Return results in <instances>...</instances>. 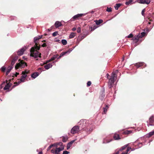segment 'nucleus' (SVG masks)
<instances>
[{"label": "nucleus", "mask_w": 154, "mask_h": 154, "mask_svg": "<svg viewBox=\"0 0 154 154\" xmlns=\"http://www.w3.org/2000/svg\"><path fill=\"white\" fill-rule=\"evenodd\" d=\"M40 45L37 46V45H35L34 46L31 48L30 56L35 58L38 57L41 58V53H39L38 51L40 49Z\"/></svg>", "instance_id": "f257e3e1"}, {"label": "nucleus", "mask_w": 154, "mask_h": 154, "mask_svg": "<svg viewBox=\"0 0 154 154\" xmlns=\"http://www.w3.org/2000/svg\"><path fill=\"white\" fill-rule=\"evenodd\" d=\"M118 72L117 70H116L115 72H113L111 74V76H110V79H109L108 82V86L109 88L111 89L110 91L111 90V88L113 87L114 82L116 79L117 76L116 73Z\"/></svg>", "instance_id": "f03ea898"}, {"label": "nucleus", "mask_w": 154, "mask_h": 154, "mask_svg": "<svg viewBox=\"0 0 154 154\" xmlns=\"http://www.w3.org/2000/svg\"><path fill=\"white\" fill-rule=\"evenodd\" d=\"M84 120L82 119L80 120L79 123V126H75L73 127L71 130V133L73 134L78 133L79 131V128L81 127L80 125L82 124L84 125Z\"/></svg>", "instance_id": "7ed1b4c3"}, {"label": "nucleus", "mask_w": 154, "mask_h": 154, "mask_svg": "<svg viewBox=\"0 0 154 154\" xmlns=\"http://www.w3.org/2000/svg\"><path fill=\"white\" fill-rule=\"evenodd\" d=\"M27 63L23 60H21L19 63H17L15 66V69H17L19 68H23L25 66H27Z\"/></svg>", "instance_id": "20e7f679"}, {"label": "nucleus", "mask_w": 154, "mask_h": 154, "mask_svg": "<svg viewBox=\"0 0 154 154\" xmlns=\"http://www.w3.org/2000/svg\"><path fill=\"white\" fill-rule=\"evenodd\" d=\"M18 56L15 54H13L11 56V58L12 59V60L10 65L11 66L13 67L14 65L18 59Z\"/></svg>", "instance_id": "39448f33"}, {"label": "nucleus", "mask_w": 154, "mask_h": 154, "mask_svg": "<svg viewBox=\"0 0 154 154\" xmlns=\"http://www.w3.org/2000/svg\"><path fill=\"white\" fill-rule=\"evenodd\" d=\"M57 144L61 146V147L56 148L55 153L56 154H60V152L64 149L63 147H62L63 143L61 142H60L58 143Z\"/></svg>", "instance_id": "423d86ee"}, {"label": "nucleus", "mask_w": 154, "mask_h": 154, "mask_svg": "<svg viewBox=\"0 0 154 154\" xmlns=\"http://www.w3.org/2000/svg\"><path fill=\"white\" fill-rule=\"evenodd\" d=\"M14 79L13 78L12 79H9L8 81L9 82V83H8V81L7 80L6 81V83L7 84L5 85V86L4 88V90H7L8 89L10 86L12 85V84L10 83V82H11L12 80H13Z\"/></svg>", "instance_id": "0eeeda50"}, {"label": "nucleus", "mask_w": 154, "mask_h": 154, "mask_svg": "<svg viewBox=\"0 0 154 154\" xmlns=\"http://www.w3.org/2000/svg\"><path fill=\"white\" fill-rule=\"evenodd\" d=\"M137 2L140 4H146L148 5L150 3V0H137Z\"/></svg>", "instance_id": "6e6552de"}, {"label": "nucleus", "mask_w": 154, "mask_h": 154, "mask_svg": "<svg viewBox=\"0 0 154 154\" xmlns=\"http://www.w3.org/2000/svg\"><path fill=\"white\" fill-rule=\"evenodd\" d=\"M84 15V14H78L77 15L74 16L72 18V20L73 19V20H76V19H78L79 18L81 17L82 16H83Z\"/></svg>", "instance_id": "1a4fd4ad"}, {"label": "nucleus", "mask_w": 154, "mask_h": 154, "mask_svg": "<svg viewBox=\"0 0 154 154\" xmlns=\"http://www.w3.org/2000/svg\"><path fill=\"white\" fill-rule=\"evenodd\" d=\"M82 129L83 131H86L88 134H89L92 130V129L91 128L88 127H84Z\"/></svg>", "instance_id": "9d476101"}, {"label": "nucleus", "mask_w": 154, "mask_h": 154, "mask_svg": "<svg viewBox=\"0 0 154 154\" xmlns=\"http://www.w3.org/2000/svg\"><path fill=\"white\" fill-rule=\"evenodd\" d=\"M105 89L103 88V90L101 91L100 93V98L102 100L104 97L105 95Z\"/></svg>", "instance_id": "9b49d317"}, {"label": "nucleus", "mask_w": 154, "mask_h": 154, "mask_svg": "<svg viewBox=\"0 0 154 154\" xmlns=\"http://www.w3.org/2000/svg\"><path fill=\"white\" fill-rule=\"evenodd\" d=\"M25 51V49L24 48H22L19 50L17 53V54L19 56H21L23 55L24 51Z\"/></svg>", "instance_id": "f8f14e48"}, {"label": "nucleus", "mask_w": 154, "mask_h": 154, "mask_svg": "<svg viewBox=\"0 0 154 154\" xmlns=\"http://www.w3.org/2000/svg\"><path fill=\"white\" fill-rule=\"evenodd\" d=\"M149 124L151 125H154V117H151L149 119Z\"/></svg>", "instance_id": "ddd939ff"}, {"label": "nucleus", "mask_w": 154, "mask_h": 154, "mask_svg": "<svg viewBox=\"0 0 154 154\" xmlns=\"http://www.w3.org/2000/svg\"><path fill=\"white\" fill-rule=\"evenodd\" d=\"M140 38L138 35H135L132 38L133 40L136 43L138 42L139 38Z\"/></svg>", "instance_id": "4468645a"}, {"label": "nucleus", "mask_w": 154, "mask_h": 154, "mask_svg": "<svg viewBox=\"0 0 154 154\" xmlns=\"http://www.w3.org/2000/svg\"><path fill=\"white\" fill-rule=\"evenodd\" d=\"M13 67L11 66V65L8 67L7 69V71L6 73V75H8Z\"/></svg>", "instance_id": "2eb2a0df"}, {"label": "nucleus", "mask_w": 154, "mask_h": 154, "mask_svg": "<svg viewBox=\"0 0 154 154\" xmlns=\"http://www.w3.org/2000/svg\"><path fill=\"white\" fill-rule=\"evenodd\" d=\"M127 149L126 151L125 152H123L122 154H128V152L129 151H132L133 150L132 149L131 147H127Z\"/></svg>", "instance_id": "dca6fc26"}, {"label": "nucleus", "mask_w": 154, "mask_h": 154, "mask_svg": "<svg viewBox=\"0 0 154 154\" xmlns=\"http://www.w3.org/2000/svg\"><path fill=\"white\" fill-rule=\"evenodd\" d=\"M113 138L115 140H118L121 139V138L120 137L119 134L117 133H115L114 134Z\"/></svg>", "instance_id": "f3484780"}, {"label": "nucleus", "mask_w": 154, "mask_h": 154, "mask_svg": "<svg viewBox=\"0 0 154 154\" xmlns=\"http://www.w3.org/2000/svg\"><path fill=\"white\" fill-rule=\"evenodd\" d=\"M74 140H72L67 145V149H68L72 146L73 143L74 142Z\"/></svg>", "instance_id": "a211bd4d"}, {"label": "nucleus", "mask_w": 154, "mask_h": 154, "mask_svg": "<svg viewBox=\"0 0 154 154\" xmlns=\"http://www.w3.org/2000/svg\"><path fill=\"white\" fill-rule=\"evenodd\" d=\"M109 107L108 106V105H106V107H105L103 108V112H102L103 114H106V113L107 111V108H108Z\"/></svg>", "instance_id": "6ab92c4d"}, {"label": "nucleus", "mask_w": 154, "mask_h": 154, "mask_svg": "<svg viewBox=\"0 0 154 154\" xmlns=\"http://www.w3.org/2000/svg\"><path fill=\"white\" fill-rule=\"evenodd\" d=\"M128 146V144H127L122 146L119 149V151H122L125 150Z\"/></svg>", "instance_id": "aec40b11"}, {"label": "nucleus", "mask_w": 154, "mask_h": 154, "mask_svg": "<svg viewBox=\"0 0 154 154\" xmlns=\"http://www.w3.org/2000/svg\"><path fill=\"white\" fill-rule=\"evenodd\" d=\"M62 25L61 23L59 21H56L55 23V26L56 28L59 27Z\"/></svg>", "instance_id": "412c9836"}, {"label": "nucleus", "mask_w": 154, "mask_h": 154, "mask_svg": "<svg viewBox=\"0 0 154 154\" xmlns=\"http://www.w3.org/2000/svg\"><path fill=\"white\" fill-rule=\"evenodd\" d=\"M39 37H35L34 38V41L35 43V45L36 44L37 46H38V44L37 43V41L38 40H39V39L41 38L42 37V36H39Z\"/></svg>", "instance_id": "4be33fe9"}, {"label": "nucleus", "mask_w": 154, "mask_h": 154, "mask_svg": "<svg viewBox=\"0 0 154 154\" xmlns=\"http://www.w3.org/2000/svg\"><path fill=\"white\" fill-rule=\"evenodd\" d=\"M143 64V63L140 62V63H136L135 64V66H136V67L138 68L140 66H142Z\"/></svg>", "instance_id": "5701e85b"}, {"label": "nucleus", "mask_w": 154, "mask_h": 154, "mask_svg": "<svg viewBox=\"0 0 154 154\" xmlns=\"http://www.w3.org/2000/svg\"><path fill=\"white\" fill-rule=\"evenodd\" d=\"M61 138H62V141L63 142H66L68 139V137L66 136H62Z\"/></svg>", "instance_id": "b1692460"}, {"label": "nucleus", "mask_w": 154, "mask_h": 154, "mask_svg": "<svg viewBox=\"0 0 154 154\" xmlns=\"http://www.w3.org/2000/svg\"><path fill=\"white\" fill-rule=\"evenodd\" d=\"M38 75V72H34L31 75L32 77L33 78H35Z\"/></svg>", "instance_id": "393cba45"}, {"label": "nucleus", "mask_w": 154, "mask_h": 154, "mask_svg": "<svg viewBox=\"0 0 154 154\" xmlns=\"http://www.w3.org/2000/svg\"><path fill=\"white\" fill-rule=\"evenodd\" d=\"M52 66V65L51 63H49L46 65H45L44 67L46 69H48L50 68Z\"/></svg>", "instance_id": "a878e982"}, {"label": "nucleus", "mask_w": 154, "mask_h": 154, "mask_svg": "<svg viewBox=\"0 0 154 154\" xmlns=\"http://www.w3.org/2000/svg\"><path fill=\"white\" fill-rule=\"evenodd\" d=\"M96 24L97 25H99L101 24V23H102L103 22V20H96L95 21Z\"/></svg>", "instance_id": "bb28decb"}, {"label": "nucleus", "mask_w": 154, "mask_h": 154, "mask_svg": "<svg viewBox=\"0 0 154 154\" xmlns=\"http://www.w3.org/2000/svg\"><path fill=\"white\" fill-rule=\"evenodd\" d=\"M132 132V131H128L126 130L124 131L122 133L124 134H129L131 133Z\"/></svg>", "instance_id": "cd10ccee"}, {"label": "nucleus", "mask_w": 154, "mask_h": 154, "mask_svg": "<svg viewBox=\"0 0 154 154\" xmlns=\"http://www.w3.org/2000/svg\"><path fill=\"white\" fill-rule=\"evenodd\" d=\"M97 27L96 25H94L93 27L90 26L89 27V29H91V32L95 30Z\"/></svg>", "instance_id": "c85d7f7f"}, {"label": "nucleus", "mask_w": 154, "mask_h": 154, "mask_svg": "<svg viewBox=\"0 0 154 154\" xmlns=\"http://www.w3.org/2000/svg\"><path fill=\"white\" fill-rule=\"evenodd\" d=\"M121 4L119 3L116 4V6H115V8L116 10H118L119 8L120 7Z\"/></svg>", "instance_id": "c756f323"}, {"label": "nucleus", "mask_w": 154, "mask_h": 154, "mask_svg": "<svg viewBox=\"0 0 154 154\" xmlns=\"http://www.w3.org/2000/svg\"><path fill=\"white\" fill-rule=\"evenodd\" d=\"M76 33L74 32H71L69 36V38H74L75 36Z\"/></svg>", "instance_id": "7c9ffc66"}, {"label": "nucleus", "mask_w": 154, "mask_h": 154, "mask_svg": "<svg viewBox=\"0 0 154 154\" xmlns=\"http://www.w3.org/2000/svg\"><path fill=\"white\" fill-rule=\"evenodd\" d=\"M56 143H54L53 144H52L51 145L47 148V151H49L50 149L53 146H56Z\"/></svg>", "instance_id": "2f4dec72"}, {"label": "nucleus", "mask_w": 154, "mask_h": 154, "mask_svg": "<svg viewBox=\"0 0 154 154\" xmlns=\"http://www.w3.org/2000/svg\"><path fill=\"white\" fill-rule=\"evenodd\" d=\"M26 78L24 77L23 76H21V77L20 79V82H19L18 83H20L21 82H24V81L25 79Z\"/></svg>", "instance_id": "473e14b6"}, {"label": "nucleus", "mask_w": 154, "mask_h": 154, "mask_svg": "<svg viewBox=\"0 0 154 154\" xmlns=\"http://www.w3.org/2000/svg\"><path fill=\"white\" fill-rule=\"evenodd\" d=\"M56 57H52L49 60H47L46 61V63H44V64H46L52 61H53V60H54L56 59Z\"/></svg>", "instance_id": "72a5a7b5"}, {"label": "nucleus", "mask_w": 154, "mask_h": 154, "mask_svg": "<svg viewBox=\"0 0 154 154\" xmlns=\"http://www.w3.org/2000/svg\"><path fill=\"white\" fill-rule=\"evenodd\" d=\"M67 54V52H62L60 55L59 57L57 58L58 59L60 58L61 57H63L66 54Z\"/></svg>", "instance_id": "f704fd0d"}, {"label": "nucleus", "mask_w": 154, "mask_h": 154, "mask_svg": "<svg viewBox=\"0 0 154 154\" xmlns=\"http://www.w3.org/2000/svg\"><path fill=\"white\" fill-rule=\"evenodd\" d=\"M145 32H143L141 33V35L139 34L138 35H139L140 38H141L145 36Z\"/></svg>", "instance_id": "c9c22d12"}, {"label": "nucleus", "mask_w": 154, "mask_h": 154, "mask_svg": "<svg viewBox=\"0 0 154 154\" xmlns=\"http://www.w3.org/2000/svg\"><path fill=\"white\" fill-rule=\"evenodd\" d=\"M61 42L62 44L64 45H66L67 43V41L65 39L62 40Z\"/></svg>", "instance_id": "e433bc0d"}, {"label": "nucleus", "mask_w": 154, "mask_h": 154, "mask_svg": "<svg viewBox=\"0 0 154 154\" xmlns=\"http://www.w3.org/2000/svg\"><path fill=\"white\" fill-rule=\"evenodd\" d=\"M29 70H25L24 71H22V74H24L25 73L26 74H29Z\"/></svg>", "instance_id": "4c0bfd02"}, {"label": "nucleus", "mask_w": 154, "mask_h": 154, "mask_svg": "<svg viewBox=\"0 0 154 154\" xmlns=\"http://www.w3.org/2000/svg\"><path fill=\"white\" fill-rule=\"evenodd\" d=\"M153 135H154V131L149 133L148 135H149L148 137H150Z\"/></svg>", "instance_id": "58836bf2"}, {"label": "nucleus", "mask_w": 154, "mask_h": 154, "mask_svg": "<svg viewBox=\"0 0 154 154\" xmlns=\"http://www.w3.org/2000/svg\"><path fill=\"white\" fill-rule=\"evenodd\" d=\"M132 2V0H130L126 2H125V4L127 5H128L129 4H131Z\"/></svg>", "instance_id": "ea45409f"}, {"label": "nucleus", "mask_w": 154, "mask_h": 154, "mask_svg": "<svg viewBox=\"0 0 154 154\" xmlns=\"http://www.w3.org/2000/svg\"><path fill=\"white\" fill-rule=\"evenodd\" d=\"M58 34V32L57 31H56L53 32L52 34V35L54 37H55Z\"/></svg>", "instance_id": "a19ab883"}, {"label": "nucleus", "mask_w": 154, "mask_h": 154, "mask_svg": "<svg viewBox=\"0 0 154 154\" xmlns=\"http://www.w3.org/2000/svg\"><path fill=\"white\" fill-rule=\"evenodd\" d=\"M106 11H108V12H110L112 11V8L110 7L109 8L107 7Z\"/></svg>", "instance_id": "79ce46f5"}, {"label": "nucleus", "mask_w": 154, "mask_h": 154, "mask_svg": "<svg viewBox=\"0 0 154 154\" xmlns=\"http://www.w3.org/2000/svg\"><path fill=\"white\" fill-rule=\"evenodd\" d=\"M72 48H69L67 51L65 52H67V54H69L72 51Z\"/></svg>", "instance_id": "37998d69"}, {"label": "nucleus", "mask_w": 154, "mask_h": 154, "mask_svg": "<svg viewBox=\"0 0 154 154\" xmlns=\"http://www.w3.org/2000/svg\"><path fill=\"white\" fill-rule=\"evenodd\" d=\"M5 69L6 68L4 66L2 67L1 68L2 71L3 72H5Z\"/></svg>", "instance_id": "c03bdc74"}, {"label": "nucleus", "mask_w": 154, "mask_h": 154, "mask_svg": "<svg viewBox=\"0 0 154 154\" xmlns=\"http://www.w3.org/2000/svg\"><path fill=\"white\" fill-rule=\"evenodd\" d=\"M91 84V81H88L87 83V86L89 87L90 86Z\"/></svg>", "instance_id": "a18cd8bd"}, {"label": "nucleus", "mask_w": 154, "mask_h": 154, "mask_svg": "<svg viewBox=\"0 0 154 154\" xmlns=\"http://www.w3.org/2000/svg\"><path fill=\"white\" fill-rule=\"evenodd\" d=\"M56 149H53L51 150V152L53 153H55Z\"/></svg>", "instance_id": "49530a36"}, {"label": "nucleus", "mask_w": 154, "mask_h": 154, "mask_svg": "<svg viewBox=\"0 0 154 154\" xmlns=\"http://www.w3.org/2000/svg\"><path fill=\"white\" fill-rule=\"evenodd\" d=\"M145 9H144L142 11V12H141V14H142V15L143 16H144V12H145Z\"/></svg>", "instance_id": "de8ad7c7"}, {"label": "nucleus", "mask_w": 154, "mask_h": 154, "mask_svg": "<svg viewBox=\"0 0 154 154\" xmlns=\"http://www.w3.org/2000/svg\"><path fill=\"white\" fill-rule=\"evenodd\" d=\"M133 37V35L131 34V33L130 34H129V35H128L127 37L128 38H132Z\"/></svg>", "instance_id": "09e8293b"}, {"label": "nucleus", "mask_w": 154, "mask_h": 154, "mask_svg": "<svg viewBox=\"0 0 154 154\" xmlns=\"http://www.w3.org/2000/svg\"><path fill=\"white\" fill-rule=\"evenodd\" d=\"M77 32L78 33H79L81 32V28L80 27H78L77 28Z\"/></svg>", "instance_id": "8fccbe9b"}, {"label": "nucleus", "mask_w": 154, "mask_h": 154, "mask_svg": "<svg viewBox=\"0 0 154 154\" xmlns=\"http://www.w3.org/2000/svg\"><path fill=\"white\" fill-rule=\"evenodd\" d=\"M69 152H68L66 151H64L63 152V153L62 154H68Z\"/></svg>", "instance_id": "3c124183"}, {"label": "nucleus", "mask_w": 154, "mask_h": 154, "mask_svg": "<svg viewBox=\"0 0 154 154\" xmlns=\"http://www.w3.org/2000/svg\"><path fill=\"white\" fill-rule=\"evenodd\" d=\"M43 47H46L47 46L46 44L45 43H43L42 45Z\"/></svg>", "instance_id": "603ef678"}, {"label": "nucleus", "mask_w": 154, "mask_h": 154, "mask_svg": "<svg viewBox=\"0 0 154 154\" xmlns=\"http://www.w3.org/2000/svg\"><path fill=\"white\" fill-rule=\"evenodd\" d=\"M23 75H22V76H23L25 78H26V76H27V74H22Z\"/></svg>", "instance_id": "864d4df0"}, {"label": "nucleus", "mask_w": 154, "mask_h": 154, "mask_svg": "<svg viewBox=\"0 0 154 154\" xmlns=\"http://www.w3.org/2000/svg\"><path fill=\"white\" fill-rule=\"evenodd\" d=\"M19 74V73L18 72H16L15 74H14V76L16 77H17L18 75Z\"/></svg>", "instance_id": "5fc2aeb1"}, {"label": "nucleus", "mask_w": 154, "mask_h": 154, "mask_svg": "<svg viewBox=\"0 0 154 154\" xmlns=\"http://www.w3.org/2000/svg\"><path fill=\"white\" fill-rule=\"evenodd\" d=\"M106 76H107V78L108 79H110V78H109V77L110 76L109 75V74L107 73V74H106Z\"/></svg>", "instance_id": "6e6d98bb"}, {"label": "nucleus", "mask_w": 154, "mask_h": 154, "mask_svg": "<svg viewBox=\"0 0 154 154\" xmlns=\"http://www.w3.org/2000/svg\"><path fill=\"white\" fill-rule=\"evenodd\" d=\"M76 30V28H75V27H74V28H72V30L73 31H75Z\"/></svg>", "instance_id": "4d7b16f0"}, {"label": "nucleus", "mask_w": 154, "mask_h": 154, "mask_svg": "<svg viewBox=\"0 0 154 154\" xmlns=\"http://www.w3.org/2000/svg\"><path fill=\"white\" fill-rule=\"evenodd\" d=\"M84 38V36H82L81 38V40L82 39H83Z\"/></svg>", "instance_id": "13d9d810"}, {"label": "nucleus", "mask_w": 154, "mask_h": 154, "mask_svg": "<svg viewBox=\"0 0 154 154\" xmlns=\"http://www.w3.org/2000/svg\"><path fill=\"white\" fill-rule=\"evenodd\" d=\"M38 154H42V151H41V152H39L38 153Z\"/></svg>", "instance_id": "bf43d9fd"}, {"label": "nucleus", "mask_w": 154, "mask_h": 154, "mask_svg": "<svg viewBox=\"0 0 154 154\" xmlns=\"http://www.w3.org/2000/svg\"><path fill=\"white\" fill-rule=\"evenodd\" d=\"M60 41V40H59V39H58V40H57L56 42H59Z\"/></svg>", "instance_id": "052dcab7"}, {"label": "nucleus", "mask_w": 154, "mask_h": 154, "mask_svg": "<svg viewBox=\"0 0 154 154\" xmlns=\"http://www.w3.org/2000/svg\"><path fill=\"white\" fill-rule=\"evenodd\" d=\"M5 83V82H4L2 84V85H3Z\"/></svg>", "instance_id": "680f3d73"}, {"label": "nucleus", "mask_w": 154, "mask_h": 154, "mask_svg": "<svg viewBox=\"0 0 154 154\" xmlns=\"http://www.w3.org/2000/svg\"><path fill=\"white\" fill-rule=\"evenodd\" d=\"M45 42V40H43V41H42V42Z\"/></svg>", "instance_id": "e2e57ef3"}, {"label": "nucleus", "mask_w": 154, "mask_h": 154, "mask_svg": "<svg viewBox=\"0 0 154 154\" xmlns=\"http://www.w3.org/2000/svg\"><path fill=\"white\" fill-rule=\"evenodd\" d=\"M17 83H18L16 82L14 83V84H17Z\"/></svg>", "instance_id": "0e129e2a"}, {"label": "nucleus", "mask_w": 154, "mask_h": 154, "mask_svg": "<svg viewBox=\"0 0 154 154\" xmlns=\"http://www.w3.org/2000/svg\"><path fill=\"white\" fill-rule=\"evenodd\" d=\"M56 144V145L55 146H57V143H55Z\"/></svg>", "instance_id": "69168bd1"}, {"label": "nucleus", "mask_w": 154, "mask_h": 154, "mask_svg": "<svg viewBox=\"0 0 154 154\" xmlns=\"http://www.w3.org/2000/svg\"><path fill=\"white\" fill-rule=\"evenodd\" d=\"M124 60V57H123V58L122 60Z\"/></svg>", "instance_id": "338daca9"}, {"label": "nucleus", "mask_w": 154, "mask_h": 154, "mask_svg": "<svg viewBox=\"0 0 154 154\" xmlns=\"http://www.w3.org/2000/svg\"><path fill=\"white\" fill-rule=\"evenodd\" d=\"M148 23H149V24H150V22H149Z\"/></svg>", "instance_id": "774afa93"}]
</instances>
